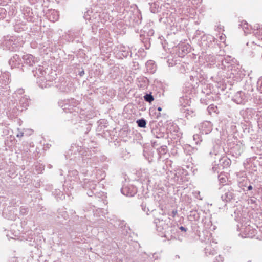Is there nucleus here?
<instances>
[{
	"mask_svg": "<svg viewBox=\"0 0 262 262\" xmlns=\"http://www.w3.org/2000/svg\"><path fill=\"white\" fill-rule=\"evenodd\" d=\"M179 229L182 231V232H186L188 229L185 227H183V226H180L179 227Z\"/></svg>",
	"mask_w": 262,
	"mask_h": 262,
	"instance_id": "56",
	"label": "nucleus"
},
{
	"mask_svg": "<svg viewBox=\"0 0 262 262\" xmlns=\"http://www.w3.org/2000/svg\"><path fill=\"white\" fill-rule=\"evenodd\" d=\"M239 26L245 34L252 33L258 38L259 42L253 41V43L258 45L259 46H262V25L256 24L254 26L253 28H252L246 21H243Z\"/></svg>",
	"mask_w": 262,
	"mask_h": 262,
	"instance_id": "4",
	"label": "nucleus"
},
{
	"mask_svg": "<svg viewBox=\"0 0 262 262\" xmlns=\"http://www.w3.org/2000/svg\"><path fill=\"white\" fill-rule=\"evenodd\" d=\"M213 163L217 164L222 169H224L229 166L231 163V160L226 156L222 157L221 155L219 158L214 160Z\"/></svg>",
	"mask_w": 262,
	"mask_h": 262,
	"instance_id": "23",
	"label": "nucleus"
},
{
	"mask_svg": "<svg viewBox=\"0 0 262 262\" xmlns=\"http://www.w3.org/2000/svg\"><path fill=\"white\" fill-rule=\"evenodd\" d=\"M255 120L257 121L258 129L262 131V110L257 111Z\"/></svg>",
	"mask_w": 262,
	"mask_h": 262,
	"instance_id": "36",
	"label": "nucleus"
},
{
	"mask_svg": "<svg viewBox=\"0 0 262 262\" xmlns=\"http://www.w3.org/2000/svg\"><path fill=\"white\" fill-rule=\"evenodd\" d=\"M177 214V210H172L171 212V215L172 217H174L175 215Z\"/></svg>",
	"mask_w": 262,
	"mask_h": 262,
	"instance_id": "59",
	"label": "nucleus"
},
{
	"mask_svg": "<svg viewBox=\"0 0 262 262\" xmlns=\"http://www.w3.org/2000/svg\"><path fill=\"white\" fill-rule=\"evenodd\" d=\"M193 140L195 141L196 144H198L200 142L202 141V137L201 135L195 134L193 135Z\"/></svg>",
	"mask_w": 262,
	"mask_h": 262,
	"instance_id": "48",
	"label": "nucleus"
},
{
	"mask_svg": "<svg viewBox=\"0 0 262 262\" xmlns=\"http://www.w3.org/2000/svg\"><path fill=\"white\" fill-rule=\"evenodd\" d=\"M122 194L127 196H133L137 192V188L133 185L127 184L123 186L121 189Z\"/></svg>",
	"mask_w": 262,
	"mask_h": 262,
	"instance_id": "18",
	"label": "nucleus"
},
{
	"mask_svg": "<svg viewBox=\"0 0 262 262\" xmlns=\"http://www.w3.org/2000/svg\"><path fill=\"white\" fill-rule=\"evenodd\" d=\"M200 133L202 134H208L212 130V125L210 122L206 121L201 124Z\"/></svg>",
	"mask_w": 262,
	"mask_h": 262,
	"instance_id": "29",
	"label": "nucleus"
},
{
	"mask_svg": "<svg viewBox=\"0 0 262 262\" xmlns=\"http://www.w3.org/2000/svg\"><path fill=\"white\" fill-rule=\"evenodd\" d=\"M223 257L221 255H219L215 257L213 262H223Z\"/></svg>",
	"mask_w": 262,
	"mask_h": 262,
	"instance_id": "55",
	"label": "nucleus"
},
{
	"mask_svg": "<svg viewBox=\"0 0 262 262\" xmlns=\"http://www.w3.org/2000/svg\"><path fill=\"white\" fill-rule=\"evenodd\" d=\"M180 111L183 115V116L187 118L188 119L196 115L195 110L190 108V107H187L186 108H181Z\"/></svg>",
	"mask_w": 262,
	"mask_h": 262,
	"instance_id": "27",
	"label": "nucleus"
},
{
	"mask_svg": "<svg viewBox=\"0 0 262 262\" xmlns=\"http://www.w3.org/2000/svg\"><path fill=\"white\" fill-rule=\"evenodd\" d=\"M251 98V95L245 91H239L232 97V100L238 104H244Z\"/></svg>",
	"mask_w": 262,
	"mask_h": 262,
	"instance_id": "12",
	"label": "nucleus"
},
{
	"mask_svg": "<svg viewBox=\"0 0 262 262\" xmlns=\"http://www.w3.org/2000/svg\"><path fill=\"white\" fill-rule=\"evenodd\" d=\"M28 212V208H26L24 206H21L19 208V213L22 215H25L27 214Z\"/></svg>",
	"mask_w": 262,
	"mask_h": 262,
	"instance_id": "50",
	"label": "nucleus"
},
{
	"mask_svg": "<svg viewBox=\"0 0 262 262\" xmlns=\"http://www.w3.org/2000/svg\"><path fill=\"white\" fill-rule=\"evenodd\" d=\"M192 229L193 231V232H198L199 231V226L196 223H193L192 224L191 226Z\"/></svg>",
	"mask_w": 262,
	"mask_h": 262,
	"instance_id": "54",
	"label": "nucleus"
},
{
	"mask_svg": "<svg viewBox=\"0 0 262 262\" xmlns=\"http://www.w3.org/2000/svg\"><path fill=\"white\" fill-rule=\"evenodd\" d=\"M157 129H154L152 130V133L154 135H155L156 137L157 138H160L163 136V133H159L158 134Z\"/></svg>",
	"mask_w": 262,
	"mask_h": 262,
	"instance_id": "53",
	"label": "nucleus"
},
{
	"mask_svg": "<svg viewBox=\"0 0 262 262\" xmlns=\"http://www.w3.org/2000/svg\"><path fill=\"white\" fill-rule=\"evenodd\" d=\"M78 102L74 98L64 99L58 102V105L61 107L65 113H74V115H77L78 107H77Z\"/></svg>",
	"mask_w": 262,
	"mask_h": 262,
	"instance_id": "8",
	"label": "nucleus"
},
{
	"mask_svg": "<svg viewBox=\"0 0 262 262\" xmlns=\"http://www.w3.org/2000/svg\"><path fill=\"white\" fill-rule=\"evenodd\" d=\"M167 148L166 146H161L159 148H157V152L160 155L165 154L167 152Z\"/></svg>",
	"mask_w": 262,
	"mask_h": 262,
	"instance_id": "47",
	"label": "nucleus"
},
{
	"mask_svg": "<svg viewBox=\"0 0 262 262\" xmlns=\"http://www.w3.org/2000/svg\"><path fill=\"white\" fill-rule=\"evenodd\" d=\"M66 37L68 38L69 41H73L76 38V35L74 33L69 32V33L66 34Z\"/></svg>",
	"mask_w": 262,
	"mask_h": 262,
	"instance_id": "49",
	"label": "nucleus"
},
{
	"mask_svg": "<svg viewBox=\"0 0 262 262\" xmlns=\"http://www.w3.org/2000/svg\"><path fill=\"white\" fill-rule=\"evenodd\" d=\"M119 52L121 53V55L124 57H127L129 56L130 52L129 48L122 46L119 47Z\"/></svg>",
	"mask_w": 262,
	"mask_h": 262,
	"instance_id": "39",
	"label": "nucleus"
},
{
	"mask_svg": "<svg viewBox=\"0 0 262 262\" xmlns=\"http://www.w3.org/2000/svg\"><path fill=\"white\" fill-rule=\"evenodd\" d=\"M191 99L189 96L185 95L181 97L179 99V103L181 108L189 107L191 103Z\"/></svg>",
	"mask_w": 262,
	"mask_h": 262,
	"instance_id": "31",
	"label": "nucleus"
},
{
	"mask_svg": "<svg viewBox=\"0 0 262 262\" xmlns=\"http://www.w3.org/2000/svg\"><path fill=\"white\" fill-rule=\"evenodd\" d=\"M219 55L214 56L211 54H207L204 56V60L207 65L214 66L217 65L220 62L218 61V56Z\"/></svg>",
	"mask_w": 262,
	"mask_h": 262,
	"instance_id": "26",
	"label": "nucleus"
},
{
	"mask_svg": "<svg viewBox=\"0 0 262 262\" xmlns=\"http://www.w3.org/2000/svg\"><path fill=\"white\" fill-rule=\"evenodd\" d=\"M124 18L127 25L136 27L141 24L142 17L141 12L137 10L134 11H127Z\"/></svg>",
	"mask_w": 262,
	"mask_h": 262,
	"instance_id": "6",
	"label": "nucleus"
},
{
	"mask_svg": "<svg viewBox=\"0 0 262 262\" xmlns=\"http://www.w3.org/2000/svg\"><path fill=\"white\" fill-rule=\"evenodd\" d=\"M154 31L150 23L146 25L140 31V40L144 43L146 49H149L151 37L154 34Z\"/></svg>",
	"mask_w": 262,
	"mask_h": 262,
	"instance_id": "7",
	"label": "nucleus"
},
{
	"mask_svg": "<svg viewBox=\"0 0 262 262\" xmlns=\"http://www.w3.org/2000/svg\"><path fill=\"white\" fill-rule=\"evenodd\" d=\"M208 112L209 114H211L212 112L218 113L219 110L217 106L213 104H210L207 108Z\"/></svg>",
	"mask_w": 262,
	"mask_h": 262,
	"instance_id": "45",
	"label": "nucleus"
},
{
	"mask_svg": "<svg viewBox=\"0 0 262 262\" xmlns=\"http://www.w3.org/2000/svg\"><path fill=\"white\" fill-rule=\"evenodd\" d=\"M252 189H253V187H252V186L251 185H249L247 187L248 190H251Z\"/></svg>",
	"mask_w": 262,
	"mask_h": 262,
	"instance_id": "62",
	"label": "nucleus"
},
{
	"mask_svg": "<svg viewBox=\"0 0 262 262\" xmlns=\"http://www.w3.org/2000/svg\"><path fill=\"white\" fill-rule=\"evenodd\" d=\"M188 218L190 221H200L202 223L204 222L205 217V213L202 210H192L190 212Z\"/></svg>",
	"mask_w": 262,
	"mask_h": 262,
	"instance_id": "16",
	"label": "nucleus"
},
{
	"mask_svg": "<svg viewBox=\"0 0 262 262\" xmlns=\"http://www.w3.org/2000/svg\"><path fill=\"white\" fill-rule=\"evenodd\" d=\"M244 146L242 143L233 144L230 149V153L235 157L239 156L243 152Z\"/></svg>",
	"mask_w": 262,
	"mask_h": 262,
	"instance_id": "22",
	"label": "nucleus"
},
{
	"mask_svg": "<svg viewBox=\"0 0 262 262\" xmlns=\"http://www.w3.org/2000/svg\"><path fill=\"white\" fill-rule=\"evenodd\" d=\"M19 101L17 103V110L20 112L27 109L29 104V97L25 95L24 96H20L18 97Z\"/></svg>",
	"mask_w": 262,
	"mask_h": 262,
	"instance_id": "21",
	"label": "nucleus"
},
{
	"mask_svg": "<svg viewBox=\"0 0 262 262\" xmlns=\"http://www.w3.org/2000/svg\"><path fill=\"white\" fill-rule=\"evenodd\" d=\"M162 108L161 107H160V106H159V107H157V110H158L159 112L161 111H162Z\"/></svg>",
	"mask_w": 262,
	"mask_h": 262,
	"instance_id": "64",
	"label": "nucleus"
},
{
	"mask_svg": "<svg viewBox=\"0 0 262 262\" xmlns=\"http://www.w3.org/2000/svg\"><path fill=\"white\" fill-rule=\"evenodd\" d=\"M52 192L53 195H54L57 199H62V196H64L62 192L59 189H55L54 191Z\"/></svg>",
	"mask_w": 262,
	"mask_h": 262,
	"instance_id": "43",
	"label": "nucleus"
},
{
	"mask_svg": "<svg viewBox=\"0 0 262 262\" xmlns=\"http://www.w3.org/2000/svg\"><path fill=\"white\" fill-rule=\"evenodd\" d=\"M151 202L152 201L149 199L144 198V199L140 205L142 210L144 212H146L147 215H149V212H153L155 210V209H154L151 205Z\"/></svg>",
	"mask_w": 262,
	"mask_h": 262,
	"instance_id": "20",
	"label": "nucleus"
},
{
	"mask_svg": "<svg viewBox=\"0 0 262 262\" xmlns=\"http://www.w3.org/2000/svg\"><path fill=\"white\" fill-rule=\"evenodd\" d=\"M257 89L260 93H262V77L257 81Z\"/></svg>",
	"mask_w": 262,
	"mask_h": 262,
	"instance_id": "51",
	"label": "nucleus"
},
{
	"mask_svg": "<svg viewBox=\"0 0 262 262\" xmlns=\"http://www.w3.org/2000/svg\"><path fill=\"white\" fill-rule=\"evenodd\" d=\"M50 69L46 68L42 66H38L35 68V69L32 70V73L35 77H40L48 74L50 71Z\"/></svg>",
	"mask_w": 262,
	"mask_h": 262,
	"instance_id": "24",
	"label": "nucleus"
},
{
	"mask_svg": "<svg viewBox=\"0 0 262 262\" xmlns=\"http://www.w3.org/2000/svg\"><path fill=\"white\" fill-rule=\"evenodd\" d=\"M219 181L221 182H225V179L224 178H221L220 177V176H219Z\"/></svg>",
	"mask_w": 262,
	"mask_h": 262,
	"instance_id": "61",
	"label": "nucleus"
},
{
	"mask_svg": "<svg viewBox=\"0 0 262 262\" xmlns=\"http://www.w3.org/2000/svg\"><path fill=\"white\" fill-rule=\"evenodd\" d=\"M80 178L78 176V172L76 170H69L68 174L64 181L63 186H69L71 189H73L75 184L80 183Z\"/></svg>",
	"mask_w": 262,
	"mask_h": 262,
	"instance_id": "9",
	"label": "nucleus"
},
{
	"mask_svg": "<svg viewBox=\"0 0 262 262\" xmlns=\"http://www.w3.org/2000/svg\"><path fill=\"white\" fill-rule=\"evenodd\" d=\"M19 40L20 39L15 36H11L8 40H6L5 46L11 51H16L21 46Z\"/></svg>",
	"mask_w": 262,
	"mask_h": 262,
	"instance_id": "15",
	"label": "nucleus"
},
{
	"mask_svg": "<svg viewBox=\"0 0 262 262\" xmlns=\"http://www.w3.org/2000/svg\"><path fill=\"white\" fill-rule=\"evenodd\" d=\"M150 10L151 13H156L159 11V5L156 2L149 3Z\"/></svg>",
	"mask_w": 262,
	"mask_h": 262,
	"instance_id": "40",
	"label": "nucleus"
},
{
	"mask_svg": "<svg viewBox=\"0 0 262 262\" xmlns=\"http://www.w3.org/2000/svg\"><path fill=\"white\" fill-rule=\"evenodd\" d=\"M57 213V217L59 219L62 218L63 220H66L69 217L67 212L65 210V209L64 208L59 209Z\"/></svg>",
	"mask_w": 262,
	"mask_h": 262,
	"instance_id": "37",
	"label": "nucleus"
},
{
	"mask_svg": "<svg viewBox=\"0 0 262 262\" xmlns=\"http://www.w3.org/2000/svg\"><path fill=\"white\" fill-rule=\"evenodd\" d=\"M84 74V71L83 69H82V71L79 72V75H80V76L82 77L83 76Z\"/></svg>",
	"mask_w": 262,
	"mask_h": 262,
	"instance_id": "60",
	"label": "nucleus"
},
{
	"mask_svg": "<svg viewBox=\"0 0 262 262\" xmlns=\"http://www.w3.org/2000/svg\"><path fill=\"white\" fill-rule=\"evenodd\" d=\"M23 59L24 63L30 67L33 66L37 62V60L31 54H27L23 56Z\"/></svg>",
	"mask_w": 262,
	"mask_h": 262,
	"instance_id": "30",
	"label": "nucleus"
},
{
	"mask_svg": "<svg viewBox=\"0 0 262 262\" xmlns=\"http://www.w3.org/2000/svg\"><path fill=\"white\" fill-rule=\"evenodd\" d=\"M218 61L220 62L216 67L227 72H230V77H231L234 81H241L244 78L245 74L240 69L238 66L236 64V60L234 58H231L230 56L224 57L222 56H218Z\"/></svg>",
	"mask_w": 262,
	"mask_h": 262,
	"instance_id": "2",
	"label": "nucleus"
},
{
	"mask_svg": "<svg viewBox=\"0 0 262 262\" xmlns=\"http://www.w3.org/2000/svg\"><path fill=\"white\" fill-rule=\"evenodd\" d=\"M250 202L252 204L256 203V199L254 197H251L250 199Z\"/></svg>",
	"mask_w": 262,
	"mask_h": 262,
	"instance_id": "58",
	"label": "nucleus"
},
{
	"mask_svg": "<svg viewBox=\"0 0 262 262\" xmlns=\"http://www.w3.org/2000/svg\"><path fill=\"white\" fill-rule=\"evenodd\" d=\"M47 17L51 21H57L59 18L58 12L55 10H51L47 14Z\"/></svg>",
	"mask_w": 262,
	"mask_h": 262,
	"instance_id": "34",
	"label": "nucleus"
},
{
	"mask_svg": "<svg viewBox=\"0 0 262 262\" xmlns=\"http://www.w3.org/2000/svg\"><path fill=\"white\" fill-rule=\"evenodd\" d=\"M196 72L197 71H193L190 75V80L192 82H195L196 85H197L198 83L200 81L199 78H201V74L198 75Z\"/></svg>",
	"mask_w": 262,
	"mask_h": 262,
	"instance_id": "38",
	"label": "nucleus"
},
{
	"mask_svg": "<svg viewBox=\"0 0 262 262\" xmlns=\"http://www.w3.org/2000/svg\"><path fill=\"white\" fill-rule=\"evenodd\" d=\"M37 81L39 86L42 89L49 88L53 85V80L56 78L53 75H50V73L48 74L38 78Z\"/></svg>",
	"mask_w": 262,
	"mask_h": 262,
	"instance_id": "10",
	"label": "nucleus"
},
{
	"mask_svg": "<svg viewBox=\"0 0 262 262\" xmlns=\"http://www.w3.org/2000/svg\"><path fill=\"white\" fill-rule=\"evenodd\" d=\"M146 67L147 72L149 73H155L157 69V66L155 62L151 60L147 61L146 63Z\"/></svg>",
	"mask_w": 262,
	"mask_h": 262,
	"instance_id": "35",
	"label": "nucleus"
},
{
	"mask_svg": "<svg viewBox=\"0 0 262 262\" xmlns=\"http://www.w3.org/2000/svg\"><path fill=\"white\" fill-rule=\"evenodd\" d=\"M79 184L85 190H88L86 193L89 196H94L96 199H98L100 201V198L104 195L103 192H98L96 190V181H90L87 179H84L83 181H80Z\"/></svg>",
	"mask_w": 262,
	"mask_h": 262,
	"instance_id": "5",
	"label": "nucleus"
},
{
	"mask_svg": "<svg viewBox=\"0 0 262 262\" xmlns=\"http://www.w3.org/2000/svg\"><path fill=\"white\" fill-rule=\"evenodd\" d=\"M214 37L210 35H204L201 37L199 45L204 51L213 47L214 45Z\"/></svg>",
	"mask_w": 262,
	"mask_h": 262,
	"instance_id": "13",
	"label": "nucleus"
},
{
	"mask_svg": "<svg viewBox=\"0 0 262 262\" xmlns=\"http://www.w3.org/2000/svg\"><path fill=\"white\" fill-rule=\"evenodd\" d=\"M144 99L146 102L151 103L154 101V98L151 93L149 94L147 93L144 96Z\"/></svg>",
	"mask_w": 262,
	"mask_h": 262,
	"instance_id": "46",
	"label": "nucleus"
},
{
	"mask_svg": "<svg viewBox=\"0 0 262 262\" xmlns=\"http://www.w3.org/2000/svg\"><path fill=\"white\" fill-rule=\"evenodd\" d=\"M96 143L91 142L87 147L84 146L82 143H73L70 149L65 154L67 159L76 161L77 159L81 158L84 163L91 164L96 160L94 154L97 151Z\"/></svg>",
	"mask_w": 262,
	"mask_h": 262,
	"instance_id": "1",
	"label": "nucleus"
},
{
	"mask_svg": "<svg viewBox=\"0 0 262 262\" xmlns=\"http://www.w3.org/2000/svg\"><path fill=\"white\" fill-rule=\"evenodd\" d=\"M169 221V218L164 217L163 216L159 218H156L154 220V224L156 225V230L157 232L159 233V235L160 236H161L162 232H164L165 231V229L166 228L165 225H168Z\"/></svg>",
	"mask_w": 262,
	"mask_h": 262,
	"instance_id": "11",
	"label": "nucleus"
},
{
	"mask_svg": "<svg viewBox=\"0 0 262 262\" xmlns=\"http://www.w3.org/2000/svg\"><path fill=\"white\" fill-rule=\"evenodd\" d=\"M5 234L7 236V237L8 238H13V237L11 236L9 234H8V232L9 231H6V230H5Z\"/></svg>",
	"mask_w": 262,
	"mask_h": 262,
	"instance_id": "57",
	"label": "nucleus"
},
{
	"mask_svg": "<svg viewBox=\"0 0 262 262\" xmlns=\"http://www.w3.org/2000/svg\"><path fill=\"white\" fill-rule=\"evenodd\" d=\"M156 115H157V117H156L157 118H159V117L161 116V114L160 112H159Z\"/></svg>",
	"mask_w": 262,
	"mask_h": 262,
	"instance_id": "63",
	"label": "nucleus"
},
{
	"mask_svg": "<svg viewBox=\"0 0 262 262\" xmlns=\"http://www.w3.org/2000/svg\"><path fill=\"white\" fill-rule=\"evenodd\" d=\"M56 87L60 92L64 93H70L75 90L74 84L70 81H63L57 84Z\"/></svg>",
	"mask_w": 262,
	"mask_h": 262,
	"instance_id": "14",
	"label": "nucleus"
},
{
	"mask_svg": "<svg viewBox=\"0 0 262 262\" xmlns=\"http://www.w3.org/2000/svg\"><path fill=\"white\" fill-rule=\"evenodd\" d=\"M138 126L141 128H145L146 125V120L144 118H141L136 121Z\"/></svg>",
	"mask_w": 262,
	"mask_h": 262,
	"instance_id": "44",
	"label": "nucleus"
},
{
	"mask_svg": "<svg viewBox=\"0 0 262 262\" xmlns=\"http://www.w3.org/2000/svg\"><path fill=\"white\" fill-rule=\"evenodd\" d=\"M21 59L19 55H14L9 60V64L11 68H16L20 63Z\"/></svg>",
	"mask_w": 262,
	"mask_h": 262,
	"instance_id": "33",
	"label": "nucleus"
},
{
	"mask_svg": "<svg viewBox=\"0 0 262 262\" xmlns=\"http://www.w3.org/2000/svg\"><path fill=\"white\" fill-rule=\"evenodd\" d=\"M219 190L220 193H222L221 194L222 200L225 203L224 207L226 206L227 203L236 200L240 193L239 190L227 184L223 185Z\"/></svg>",
	"mask_w": 262,
	"mask_h": 262,
	"instance_id": "3",
	"label": "nucleus"
},
{
	"mask_svg": "<svg viewBox=\"0 0 262 262\" xmlns=\"http://www.w3.org/2000/svg\"><path fill=\"white\" fill-rule=\"evenodd\" d=\"M206 246L204 248L205 254L208 256L209 255H214L216 253L215 248L213 247V245L211 243V240L208 238L207 241H206Z\"/></svg>",
	"mask_w": 262,
	"mask_h": 262,
	"instance_id": "25",
	"label": "nucleus"
},
{
	"mask_svg": "<svg viewBox=\"0 0 262 262\" xmlns=\"http://www.w3.org/2000/svg\"><path fill=\"white\" fill-rule=\"evenodd\" d=\"M165 226L166 228L165 229V231L162 232L161 237H164L167 240L172 239L173 237V234L176 232V226L172 224L170 220L169 221L168 225H165Z\"/></svg>",
	"mask_w": 262,
	"mask_h": 262,
	"instance_id": "17",
	"label": "nucleus"
},
{
	"mask_svg": "<svg viewBox=\"0 0 262 262\" xmlns=\"http://www.w3.org/2000/svg\"><path fill=\"white\" fill-rule=\"evenodd\" d=\"M213 167L212 168V170L213 172H217L219 173V170L221 169V167L219 165H217V164H215V163H213Z\"/></svg>",
	"mask_w": 262,
	"mask_h": 262,
	"instance_id": "52",
	"label": "nucleus"
},
{
	"mask_svg": "<svg viewBox=\"0 0 262 262\" xmlns=\"http://www.w3.org/2000/svg\"><path fill=\"white\" fill-rule=\"evenodd\" d=\"M218 84V89L220 90L221 92H224L226 90H230L231 89V85L230 84L223 83H219Z\"/></svg>",
	"mask_w": 262,
	"mask_h": 262,
	"instance_id": "42",
	"label": "nucleus"
},
{
	"mask_svg": "<svg viewBox=\"0 0 262 262\" xmlns=\"http://www.w3.org/2000/svg\"><path fill=\"white\" fill-rule=\"evenodd\" d=\"M221 147L217 144L213 146L212 148L210 150L209 152V155L210 157L213 158L214 160L221 155Z\"/></svg>",
	"mask_w": 262,
	"mask_h": 262,
	"instance_id": "28",
	"label": "nucleus"
},
{
	"mask_svg": "<svg viewBox=\"0 0 262 262\" xmlns=\"http://www.w3.org/2000/svg\"><path fill=\"white\" fill-rule=\"evenodd\" d=\"M243 234L245 235V236H243L244 237L253 238L257 234V231L255 229L252 228L251 227L248 226L245 228Z\"/></svg>",
	"mask_w": 262,
	"mask_h": 262,
	"instance_id": "32",
	"label": "nucleus"
},
{
	"mask_svg": "<svg viewBox=\"0 0 262 262\" xmlns=\"http://www.w3.org/2000/svg\"><path fill=\"white\" fill-rule=\"evenodd\" d=\"M210 99L211 97H210L209 93L207 92L206 95L204 97L201 98L200 102L202 104L206 105L209 103Z\"/></svg>",
	"mask_w": 262,
	"mask_h": 262,
	"instance_id": "41",
	"label": "nucleus"
},
{
	"mask_svg": "<svg viewBox=\"0 0 262 262\" xmlns=\"http://www.w3.org/2000/svg\"><path fill=\"white\" fill-rule=\"evenodd\" d=\"M257 111L252 108H247L245 110H242L240 112L241 115L243 116V117L245 120V121H249L250 120L254 118L255 119V117L256 114L257 113Z\"/></svg>",
	"mask_w": 262,
	"mask_h": 262,
	"instance_id": "19",
	"label": "nucleus"
}]
</instances>
